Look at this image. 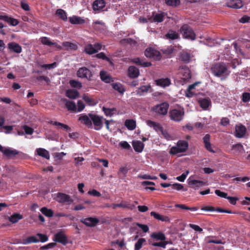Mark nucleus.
I'll use <instances>...</instances> for the list:
<instances>
[{
    "label": "nucleus",
    "instance_id": "24",
    "mask_svg": "<svg viewBox=\"0 0 250 250\" xmlns=\"http://www.w3.org/2000/svg\"><path fill=\"white\" fill-rule=\"evenodd\" d=\"M132 146L136 151L141 152L144 148V144L140 141H134L132 142Z\"/></svg>",
    "mask_w": 250,
    "mask_h": 250
},
{
    "label": "nucleus",
    "instance_id": "1",
    "mask_svg": "<svg viewBox=\"0 0 250 250\" xmlns=\"http://www.w3.org/2000/svg\"><path fill=\"white\" fill-rule=\"evenodd\" d=\"M211 70L215 76L223 77V79L228 77L229 74V71L224 63H215L211 67Z\"/></svg>",
    "mask_w": 250,
    "mask_h": 250
},
{
    "label": "nucleus",
    "instance_id": "8",
    "mask_svg": "<svg viewBox=\"0 0 250 250\" xmlns=\"http://www.w3.org/2000/svg\"><path fill=\"white\" fill-rule=\"evenodd\" d=\"M77 76L80 78H85L90 80L92 76V74L88 68L83 67L79 69L77 71Z\"/></svg>",
    "mask_w": 250,
    "mask_h": 250
},
{
    "label": "nucleus",
    "instance_id": "11",
    "mask_svg": "<svg viewBox=\"0 0 250 250\" xmlns=\"http://www.w3.org/2000/svg\"><path fill=\"white\" fill-rule=\"evenodd\" d=\"M145 55L147 58L159 59L160 57V52L152 47H149L146 49Z\"/></svg>",
    "mask_w": 250,
    "mask_h": 250
},
{
    "label": "nucleus",
    "instance_id": "61",
    "mask_svg": "<svg viewBox=\"0 0 250 250\" xmlns=\"http://www.w3.org/2000/svg\"><path fill=\"white\" fill-rule=\"evenodd\" d=\"M250 100V93L245 92L242 95V101L244 102H248Z\"/></svg>",
    "mask_w": 250,
    "mask_h": 250
},
{
    "label": "nucleus",
    "instance_id": "30",
    "mask_svg": "<svg viewBox=\"0 0 250 250\" xmlns=\"http://www.w3.org/2000/svg\"><path fill=\"white\" fill-rule=\"evenodd\" d=\"M66 96L72 99H75L79 96V92L74 89H69L66 91Z\"/></svg>",
    "mask_w": 250,
    "mask_h": 250
},
{
    "label": "nucleus",
    "instance_id": "36",
    "mask_svg": "<svg viewBox=\"0 0 250 250\" xmlns=\"http://www.w3.org/2000/svg\"><path fill=\"white\" fill-rule=\"evenodd\" d=\"M151 237L158 240L165 241L166 239L165 234L161 232L153 233L151 234Z\"/></svg>",
    "mask_w": 250,
    "mask_h": 250
},
{
    "label": "nucleus",
    "instance_id": "44",
    "mask_svg": "<svg viewBox=\"0 0 250 250\" xmlns=\"http://www.w3.org/2000/svg\"><path fill=\"white\" fill-rule=\"evenodd\" d=\"M112 87L120 93H123L125 91L123 85L120 83H113L112 84Z\"/></svg>",
    "mask_w": 250,
    "mask_h": 250
},
{
    "label": "nucleus",
    "instance_id": "14",
    "mask_svg": "<svg viewBox=\"0 0 250 250\" xmlns=\"http://www.w3.org/2000/svg\"><path fill=\"white\" fill-rule=\"evenodd\" d=\"M169 105L166 103H163L157 105L155 107L156 112L159 114L166 115L167 112Z\"/></svg>",
    "mask_w": 250,
    "mask_h": 250
},
{
    "label": "nucleus",
    "instance_id": "28",
    "mask_svg": "<svg viewBox=\"0 0 250 250\" xmlns=\"http://www.w3.org/2000/svg\"><path fill=\"white\" fill-rule=\"evenodd\" d=\"M131 62L143 67H148L151 65L150 62H143V61L139 58L132 59Z\"/></svg>",
    "mask_w": 250,
    "mask_h": 250
},
{
    "label": "nucleus",
    "instance_id": "57",
    "mask_svg": "<svg viewBox=\"0 0 250 250\" xmlns=\"http://www.w3.org/2000/svg\"><path fill=\"white\" fill-rule=\"evenodd\" d=\"M70 84L74 87L81 88L82 86L81 83L75 80H71L70 81Z\"/></svg>",
    "mask_w": 250,
    "mask_h": 250
},
{
    "label": "nucleus",
    "instance_id": "18",
    "mask_svg": "<svg viewBox=\"0 0 250 250\" xmlns=\"http://www.w3.org/2000/svg\"><path fill=\"white\" fill-rule=\"evenodd\" d=\"M40 40L41 42L42 43V44L44 45H46L47 46H52L54 45L57 48H58L59 49L61 50L62 49V46L58 45L57 43L55 42H52L51 41V40L46 37H43L40 39Z\"/></svg>",
    "mask_w": 250,
    "mask_h": 250
},
{
    "label": "nucleus",
    "instance_id": "39",
    "mask_svg": "<svg viewBox=\"0 0 250 250\" xmlns=\"http://www.w3.org/2000/svg\"><path fill=\"white\" fill-rule=\"evenodd\" d=\"M93 27L96 30H104L105 26L104 22L98 21L93 23Z\"/></svg>",
    "mask_w": 250,
    "mask_h": 250
},
{
    "label": "nucleus",
    "instance_id": "31",
    "mask_svg": "<svg viewBox=\"0 0 250 250\" xmlns=\"http://www.w3.org/2000/svg\"><path fill=\"white\" fill-rule=\"evenodd\" d=\"M151 87L150 85H142L140 86L137 90L136 93L140 96L144 95L145 93H147L150 89Z\"/></svg>",
    "mask_w": 250,
    "mask_h": 250
},
{
    "label": "nucleus",
    "instance_id": "25",
    "mask_svg": "<svg viewBox=\"0 0 250 250\" xmlns=\"http://www.w3.org/2000/svg\"><path fill=\"white\" fill-rule=\"evenodd\" d=\"M180 73L183 76L182 79L184 81L188 80L191 78L190 70L187 67L182 68Z\"/></svg>",
    "mask_w": 250,
    "mask_h": 250
},
{
    "label": "nucleus",
    "instance_id": "2",
    "mask_svg": "<svg viewBox=\"0 0 250 250\" xmlns=\"http://www.w3.org/2000/svg\"><path fill=\"white\" fill-rule=\"evenodd\" d=\"M188 147V142L185 140H179L176 145L171 147L169 151L170 155H174L179 153L185 152Z\"/></svg>",
    "mask_w": 250,
    "mask_h": 250
},
{
    "label": "nucleus",
    "instance_id": "4",
    "mask_svg": "<svg viewBox=\"0 0 250 250\" xmlns=\"http://www.w3.org/2000/svg\"><path fill=\"white\" fill-rule=\"evenodd\" d=\"M183 37L191 40L195 39L196 35L192 28L187 24L183 25L180 29Z\"/></svg>",
    "mask_w": 250,
    "mask_h": 250
},
{
    "label": "nucleus",
    "instance_id": "5",
    "mask_svg": "<svg viewBox=\"0 0 250 250\" xmlns=\"http://www.w3.org/2000/svg\"><path fill=\"white\" fill-rule=\"evenodd\" d=\"M93 128L96 130H100L103 127V117L97 115L92 114L90 116Z\"/></svg>",
    "mask_w": 250,
    "mask_h": 250
},
{
    "label": "nucleus",
    "instance_id": "19",
    "mask_svg": "<svg viewBox=\"0 0 250 250\" xmlns=\"http://www.w3.org/2000/svg\"><path fill=\"white\" fill-rule=\"evenodd\" d=\"M246 128L242 125L235 126V136L237 138H242L246 134Z\"/></svg>",
    "mask_w": 250,
    "mask_h": 250
},
{
    "label": "nucleus",
    "instance_id": "60",
    "mask_svg": "<svg viewBox=\"0 0 250 250\" xmlns=\"http://www.w3.org/2000/svg\"><path fill=\"white\" fill-rule=\"evenodd\" d=\"M215 193L218 196H220L222 198H227L228 197V195L227 193L222 192L220 190L216 189L215 191Z\"/></svg>",
    "mask_w": 250,
    "mask_h": 250
},
{
    "label": "nucleus",
    "instance_id": "48",
    "mask_svg": "<svg viewBox=\"0 0 250 250\" xmlns=\"http://www.w3.org/2000/svg\"><path fill=\"white\" fill-rule=\"evenodd\" d=\"M181 58L182 61L188 63L190 59V55L187 52H182L181 53Z\"/></svg>",
    "mask_w": 250,
    "mask_h": 250
},
{
    "label": "nucleus",
    "instance_id": "47",
    "mask_svg": "<svg viewBox=\"0 0 250 250\" xmlns=\"http://www.w3.org/2000/svg\"><path fill=\"white\" fill-rule=\"evenodd\" d=\"M56 14L60 16V18L63 21H66L67 15L66 12L62 9H58L56 11Z\"/></svg>",
    "mask_w": 250,
    "mask_h": 250
},
{
    "label": "nucleus",
    "instance_id": "23",
    "mask_svg": "<svg viewBox=\"0 0 250 250\" xmlns=\"http://www.w3.org/2000/svg\"><path fill=\"white\" fill-rule=\"evenodd\" d=\"M105 6V2L104 0H96L93 4V8L94 11H99Z\"/></svg>",
    "mask_w": 250,
    "mask_h": 250
},
{
    "label": "nucleus",
    "instance_id": "43",
    "mask_svg": "<svg viewBox=\"0 0 250 250\" xmlns=\"http://www.w3.org/2000/svg\"><path fill=\"white\" fill-rule=\"evenodd\" d=\"M146 242V239L143 238H139L135 244L134 250H140L143 246V244Z\"/></svg>",
    "mask_w": 250,
    "mask_h": 250
},
{
    "label": "nucleus",
    "instance_id": "40",
    "mask_svg": "<svg viewBox=\"0 0 250 250\" xmlns=\"http://www.w3.org/2000/svg\"><path fill=\"white\" fill-rule=\"evenodd\" d=\"M84 50L87 54L89 55L96 53L94 45L91 44H88L86 45L84 47Z\"/></svg>",
    "mask_w": 250,
    "mask_h": 250
},
{
    "label": "nucleus",
    "instance_id": "56",
    "mask_svg": "<svg viewBox=\"0 0 250 250\" xmlns=\"http://www.w3.org/2000/svg\"><path fill=\"white\" fill-rule=\"evenodd\" d=\"M164 16L163 14H157L154 17V21L160 22L163 21Z\"/></svg>",
    "mask_w": 250,
    "mask_h": 250
},
{
    "label": "nucleus",
    "instance_id": "7",
    "mask_svg": "<svg viewBox=\"0 0 250 250\" xmlns=\"http://www.w3.org/2000/svg\"><path fill=\"white\" fill-rule=\"evenodd\" d=\"M80 221L87 227H93L99 223L100 220L96 217H90L82 218L81 219Z\"/></svg>",
    "mask_w": 250,
    "mask_h": 250
},
{
    "label": "nucleus",
    "instance_id": "12",
    "mask_svg": "<svg viewBox=\"0 0 250 250\" xmlns=\"http://www.w3.org/2000/svg\"><path fill=\"white\" fill-rule=\"evenodd\" d=\"M0 151L8 157H12L18 154L19 151L11 148L4 147L0 145Z\"/></svg>",
    "mask_w": 250,
    "mask_h": 250
},
{
    "label": "nucleus",
    "instance_id": "17",
    "mask_svg": "<svg viewBox=\"0 0 250 250\" xmlns=\"http://www.w3.org/2000/svg\"><path fill=\"white\" fill-rule=\"evenodd\" d=\"M8 48L14 53L19 54L22 51V48L21 45L15 42H9L8 44Z\"/></svg>",
    "mask_w": 250,
    "mask_h": 250
},
{
    "label": "nucleus",
    "instance_id": "42",
    "mask_svg": "<svg viewBox=\"0 0 250 250\" xmlns=\"http://www.w3.org/2000/svg\"><path fill=\"white\" fill-rule=\"evenodd\" d=\"M62 45L65 47L66 49H71L75 50L77 48L76 44L70 42H65L62 43Z\"/></svg>",
    "mask_w": 250,
    "mask_h": 250
},
{
    "label": "nucleus",
    "instance_id": "46",
    "mask_svg": "<svg viewBox=\"0 0 250 250\" xmlns=\"http://www.w3.org/2000/svg\"><path fill=\"white\" fill-rule=\"evenodd\" d=\"M38 242H39V240L37 239L35 236H32L28 237L25 240H24L23 244H28L31 243H37Z\"/></svg>",
    "mask_w": 250,
    "mask_h": 250
},
{
    "label": "nucleus",
    "instance_id": "20",
    "mask_svg": "<svg viewBox=\"0 0 250 250\" xmlns=\"http://www.w3.org/2000/svg\"><path fill=\"white\" fill-rule=\"evenodd\" d=\"M155 82L157 85L162 87L168 86L171 84V81L168 78L159 79L156 80Z\"/></svg>",
    "mask_w": 250,
    "mask_h": 250
},
{
    "label": "nucleus",
    "instance_id": "15",
    "mask_svg": "<svg viewBox=\"0 0 250 250\" xmlns=\"http://www.w3.org/2000/svg\"><path fill=\"white\" fill-rule=\"evenodd\" d=\"M57 198L59 203H72L73 201L69 195L62 193H58Z\"/></svg>",
    "mask_w": 250,
    "mask_h": 250
},
{
    "label": "nucleus",
    "instance_id": "58",
    "mask_svg": "<svg viewBox=\"0 0 250 250\" xmlns=\"http://www.w3.org/2000/svg\"><path fill=\"white\" fill-rule=\"evenodd\" d=\"M23 129L27 134L31 135L33 133V129L27 125L23 126Z\"/></svg>",
    "mask_w": 250,
    "mask_h": 250
},
{
    "label": "nucleus",
    "instance_id": "27",
    "mask_svg": "<svg viewBox=\"0 0 250 250\" xmlns=\"http://www.w3.org/2000/svg\"><path fill=\"white\" fill-rule=\"evenodd\" d=\"M100 75L101 80L106 83L113 81L112 77L105 71H101L100 73Z\"/></svg>",
    "mask_w": 250,
    "mask_h": 250
},
{
    "label": "nucleus",
    "instance_id": "50",
    "mask_svg": "<svg viewBox=\"0 0 250 250\" xmlns=\"http://www.w3.org/2000/svg\"><path fill=\"white\" fill-rule=\"evenodd\" d=\"M50 124H51L54 125L59 126L61 128H63V129H65L66 130H70V127L68 125L63 124H62V123H61L60 122L51 121Z\"/></svg>",
    "mask_w": 250,
    "mask_h": 250
},
{
    "label": "nucleus",
    "instance_id": "16",
    "mask_svg": "<svg viewBox=\"0 0 250 250\" xmlns=\"http://www.w3.org/2000/svg\"><path fill=\"white\" fill-rule=\"evenodd\" d=\"M0 20L5 21L12 26H16L19 23L17 19L6 15H0Z\"/></svg>",
    "mask_w": 250,
    "mask_h": 250
},
{
    "label": "nucleus",
    "instance_id": "33",
    "mask_svg": "<svg viewBox=\"0 0 250 250\" xmlns=\"http://www.w3.org/2000/svg\"><path fill=\"white\" fill-rule=\"evenodd\" d=\"M62 101L65 103V105L68 110L76 111V105L74 102L68 101L65 99H63Z\"/></svg>",
    "mask_w": 250,
    "mask_h": 250
},
{
    "label": "nucleus",
    "instance_id": "53",
    "mask_svg": "<svg viewBox=\"0 0 250 250\" xmlns=\"http://www.w3.org/2000/svg\"><path fill=\"white\" fill-rule=\"evenodd\" d=\"M189 171L187 170L185 172L183 173L181 175L176 177V179L180 182H184L186 179L187 176L188 174Z\"/></svg>",
    "mask_w": 250,
    "mask_h": 250
},
{
    "label": "nucleus",
    "instance_id": "54",
    "mask_svg": "<svg viewBox=\"0 0 250 250\" xmlns=\"http://www.w3.org/2000/svg\"><path fill=\"white\" fill-rule=\"evenodd\" d=\"M114 110V108H108L103 107V111L106 116H111L113 114V112Z\"/></svg>",
    "mask_w": 250,
    "mask_h": 250
},
{
    "label": "nucleus",
    "instance_id": "32",
    "mask_svg": "<svg viewBox=\"0 0 250 250\" xmlns=\"http://www.w3.org/2000/svg\"><path fill=\"white\" fill-rule=\"evenodd\" d=\"M146 123H147V125L151 127H153L154 128V129H155L156 131H160L162 130V126L160 125L158 123H156V122H153V121H150V120H148L147 122H146Z\"/></svg>",
    "mask_w": 250,
    "mask_h": 250
},
{
    "label": "nucleus",
    "instance_id": "49",
    "mask_svg": "<svg viewBox=\"0 0 250 250\" xmlns=\"http://www.w3.org/2000/svg\"><path fill=\"white\" fill-rule=\"evenodd\" d=\"M166 3L171 6L176 7L180 3V0H165Z\"/></svg>",
    "mask_w": 250,
    "mask_h": 250
},
{
    "label": "nucleus",
    "instance_id": "52",
    "mask_svg": "<svg viewBox=\"0 0 250 250\" xmlns=\"http://www.w3.org/2000/svg\"><path fill=\"white\" fill-rule=\"evenodd\" d=\"M38 64L40 65L42 67L45 68L51 69L54 68L56 66L57 63L56 62H54L51 64H42L40 62H38Z\"/></svg>",
    "mask_w": 250,
    "mask_h": 250
},
{
    "label": "nucleus",
    "instance_id": "55",
    "mask_svg": "<svg viewBox=\"0 0 250 250\" xmlns=\"http://www.w3.org/2000/svg\"><path fill=\"white\" fill-rule=\"evenodd\" d=\"M37 235L39 237V241L42 242H45L48 240V237L45 234H43L41 233H38Z\"/></svg>",
    "mask_w": 250,
    "mask_h": 250
},
{
    "label": "nucleus",
    "instance_id": "35",
    "mask_svg": "<svg viewBox=\"0 0 250 250\" xmlns=\"http://www.w3.org/2000/svg\"><path fill=\"white\" fill-rule=\"evenodd\" d=\"M165 36L167 39L170 40H175L179 38L178 33L172 30L169 31Z\"/></svg>",
    "mask_w": 250,
    "mask_h": 250
},
{
    "label": "nucleus",
    "instance_id": "29",
    "mask_svg": "<svg viewBox=\"0 0 250 250\" xmlns=\"http://www.w3.org/2000/svg\"><path fill=\"white\" fill-rule=\"evenodd\" d=\"M69 21L74 24H83L84 23L85 21L83 19H82L81 17L73 16L69 18Z\"/></svg>",
    "mask_w": 250,
    "mask_h": 250
},
{
    "label": "nucleus",
    "instance_id": "22",
    "mask_svg": "<svg viewBox=\"0 0 250 250\" xmlns=\"http://www.w3.org/2000/svg\"><path fill=\"white\" fill-rule=\"evenodd\" d=\"M128 76L132 78H135L139 75L138 68L134 66H130L128 69Z\"/></svg>",
    "mask_w": 250,
    "mask_h": 250
},
{
    "label": "nucleus",
    "instance_id": "45",
    "mask_svg": "<svg viewBox=\"0 0 250 250\" xmlns=\"http://www.w3.org/2000/svg\"><path fill=\"white\" fill-rule=\"evenodd\" d=\"M41 211L47 217H52L53 215V211L50 209H48L46 207H43L41 209Z\"/></svg>",
    "mask_w": 250,
    "mask_h": 250
},
{
    "label": "nucleus",
    "instance_id": "62",
    "mask_svg": "<svg viewBox=\"0 0 250 250\" xmlns=\"http://www.w3.org/2000/svg\"><path fill=\"white\" fill-rule=\"evenodd\" d=\"M189 226L191 228L193 229L195 231H199L200 232H201L203 231V229L198 225L192 224H189Z\"/></svg>",
    "mask_w": 250,
    "mask_h": 250
},
{
    "label": "nucleus",
    "instance_id": "26",
    "mask_svg": "<svg viewBox=\"0 0 250 250\" xmlns=\"http://www.w3.org/2000/svg\"><path fill=\"white\" fill-rule=\"evenodd\" d=\"M36 151L39 156L42 157H43L46 159H49L50 158V155L49 152L44 148H37Z\"/></svg>",
    "mask_w": 250,
    "mask_h": 250
},
{
    "label": "nucleus",
    "instance_id": "9",
    "mask_svg": "<svg viewBox=\"0 0 250 250\" xmlns=\"http://www.w3.org/2000/svg\"><path fill=\"white\" fill-rule=\"evenodd\" d=\"M53 241L66 245L68 243L66 236L62 231H60L54 235Z\"/></svg>",
    "mask_w": 250,
    "mask_h": 250
},
{
    "label": "nucleus",
    "instance_id": "13",
    "mask_svg": "<svg viewBox=\"0 0 250 250\" xmlns=\"http://www.w3.org/2000/svg\"><path fill=\"white\" fill-rule=\"evenodd\" d=\"M226 5L230 8L239 9L243 7V2L242 0H228Z\"/></svg>",
    "mask_w": 250,
    "mask_h": 250
},
{
    "label": "nucleus",
    "instance_id": "63",
    "mask_svg": "<svg viewBox=\"0 0 250 250\" xmlns=\"http://www.w3.org/2000/svg\"><path fill=\"white\" fill-rule=\"evenodd\" d=\"M239 21L242 23L250 22V17L248 16H244L241 18Z\"/></svg>",
    "mask_w": 250,
    "mask_h": 250
},
{
    "label": "nucleus",
    "instance_id": "34",
    "mask_svg": "<svg viewBox=\"0 0 250 250\" xmlns=\"http://www.w3.org/2000/svg\"><path fill=\"white\" fill-rule=\"evenodd\" d=\"M200 106L204 109H207L211 104L210 101L208 99H202L199 101Z\"/></svg>",
    "mask_w": 250,
    "mask_h": 250
},
{
    "label": "nucleus",
    "instance_id": "21",
    "mask_svg": "<svg viewBox=\"0 0 250 250\" xmlns=\"http://www.w3.org/2000/svg\"><path fill=\"white\" fill-rule=\"evenodd\" d=\"M150 215L153 216L155 219L160 220L163 222H170V219L167 216L162 215L155 211H151Z\"/></svg>",
    "mask_w": 250,
    "mask_h": 250
},
{
    "label": "nucleus",
    "instance_id": "10",
    "mask_svg": "<svg viewBox=\"0 0 250 250\" xmlns=\"http://www.w3.org/2000/svg\"><path fill=\"white\" fill-rule=\"evenodd\" d=\"M188 182L189 186L195 189L206 185L205 182L203 181L192 179L191 176L188 179Z\"/></svg>",
    "mask_w": 250,
    "mask_h": 250
},
{
    "label": "nucleus",
    "instance_id": "38",
    "mask_svg": "<svg viewBox=\"0 0 250 250\" xmlns=\"http://www.w3.org/2000/svg\"><path fill=\"white\" fill-rule=\"evenodd\" d=\"M197 84V83H196L188 86V88L186 93L187 97H191L193 95L195 94L194 92L192 91V90L195 88V87Z\"/></svg>",
    "mask_w": 250,
    "mask_h": 250
},
{
    "label": "nucleus",
    "instance_id": "3",
    "mask_svg": "<svg viewBox=\"0 0 250 250\" xmlns=\"http://www.w3.org/2000/svg\"><path fill=\"white\" fill-rule=\"evenodd\" d=\"M185 111L184 108L178 107L171 109L169 112L170 119L175 122H180L184 118Z\"/></svg>",
    "mask_w": 250,
    "mask_h": 250
},
{
    "label": "nucleus",
    "instance_id": "51",
    "mask_svg": "<svg viewBox=\"0 0 250 250\" xmlns=\"http://www.w3.org/2000/svg\"><path fill=\"white\" fill-rule=\"evenodd\" d=\"M162 132V134L163 137L166 138L167 140H173V137L167 132L166 130H163V128L160 130Z\"/></svg>",
    "mask_w": 250,
    "mask_h": 250
},
{
    "label": "nucleus",
    "instance_id": "6",
    "mask_svg": "<svg viewBox=\"0 0 250 250\" xmlns=\"http://www.w3.org/2000/svg\"><path fill=\"white\" fill-rule=\"evenodd\" d=\"M92 115L91 113H89L88 115L82 114L80 115L79 118V121L81 122V123L88 128H92L93 125L91 122V117L90 116Z\"/></svg>",
    "mask_w": 250,
    "mask_h": 250
},
{
    "label": "nucleus",
    "instance_id": "59",
    "mask_svg": "<svg viewBox=\"0 0 250 250\" xmlns=\"http://www.w3.org/2000/svg\"><path fill=\"white\" fill-rule=\"evenodd\" d=\"M96 56L99 59H102L108 62L110 61L109 58L106 57L105 54L103 52H100V53L96 54Z\"/></svg>",
    "mask_w": 250,
    "mask_h": 250
},
{
    "label": "nucleus",
    "instance_id": "64",
    "mask_svg": "<svg viewBox=\"0 0 250 250\" xmlns=\"http://www.w3.org/2000/svg\"><path fill=\"white\" fill-rule=\"evenodd\" d=\"M136 225L140 227L144 232H146L149 230L148 227L146 225H143L139 223H137Z\"/></svg>",
    "mask_w": 250,
    "mask_h": 250
},
{
    "label": "nucleus",
    "instance_id": "41",
    "mask_svg": "<svg viewBox=\"0 0 250 250\" xmlns=\"http://www.w3.org/2000/svg\"><path fill=\"white\" fill-rule=\"evenodd\" d=\"M22 218V216L20 214L16 213L9 217V220L12 223H16L19 220Z\"/></svg>",
    "mask_w": 250,
    "mask_h": 250
},
{
    "label": "nucleus",
    "instance_id": "37",
    "mask_svg": "<svg viewBox=\"0 0 250 250\" xmlns=\"http://www.w3.org/2000/svg\"><path fill=\"white\" fill-rule=\"evenodd\" d=\"M125 125V126L130 130L134 129L136 127V122L133 120H126Z\"/></svg>",
    "mask_w": 250,
    "mask_h": 250
}]
</instances>
